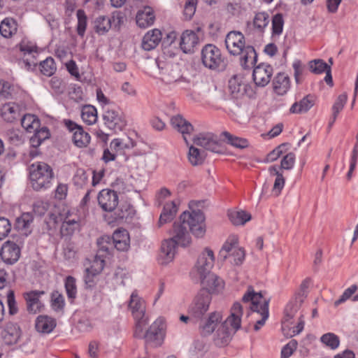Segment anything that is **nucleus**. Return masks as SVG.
Returning a JSON list of instances; mask_svg holds the SVG:
<instances>
[{"label": "nucleus", "instance_id": "nucleus-1", "mask_svg": "<svg viewBox=\"0 0 358 358\" xmlns=\"http://www.w3.org/2000/svg\"><path fill=\"white\" fill-rule=\"evenodd\" d=\"M185 225L189 227L191 233L197 238H202L206 234L205 217L200 210L185 211L180 216V222H174L171 238L164 240L161 246L158 262L166 265L171 262L176 255L178 245L188 246L191 237Z\"/></svg>", "mask_w": 358, "mask_h": 358}, {"label": "nucleus", "instance_id": "nucleus-2", "mask_svg": "<svg viewBox=\"0 0 358 358\" xmlns=\"http://www.w3.org/2000/svg\"><path fill=\"white\" fill-rule=\"evenodd\" d=\"M215 259L213 251L206 248L199 256L196 265L189 273L192 280L199 282L202 288L211 294L222 292L225 285L221 278L210 272Z\"/></svg>", "mask_w": 358, "mask_h": 358}, {"label": "nucleus", "instance_id": "nucleus-3", "mask_svg": "<svg viewBox=\"0 0 358 358\" xmlns=\"http://www.w3.org/2000/svg\"><path fill=\"white\" fill-rule=\"evenodd\" d=\"M225 45L230 55L240 56L243 68H250L256 63L257 56L255 50L252 45L246 44L245 38L241 32L232 31L228 33Z\"/></svg>", "mask_w": 358, "mask_h": 358}, {"label": "nucleus", "instance_id": "nucleus-4", "mask_svg": "<svg viewBox=\"0 0 358 358\" xmlns=\"http://www.w3.org/2000/svg\"><path fill=\"white\" fill-rule=\"evenodd\" d=\"M242 300L245 303L250 302V308L252 312L261 317L254 326L255 330L258 331L264 325L268 317V300L263 296L262 292H255L251 286L248 287Z\"/></svg>", "mask_w": 358, "mask_h": 358}, {"label": "nucleus", "instance_id": "nucleus-5", "mask_svg": "<svg viewBox=\"0 0 358 358\" xmlns=\"http://www.w3.org/2000/svg\"><path fill=\"white\" fill-rule=\"evenodd\" d=\"M29 176L32 188L39 191L50 187L54 173L51 166L48 164L37 162L29 166Z\"/></svg>", "mask_w": 358, "mask_h": 358}, {"label": "nucleus", "instance_id": "nucleus-6", "mask_svg": "<svg viewBox=\"0 0 358 358\" xmlns=\"http://www.w3.org/2000/svg\"><path fill=\"white\" fill-rule=\"evenodd\" d=\"M203 65L210 70L219 71L224 66V58L221 50L213 44L205 45L201 52Z\"/></svg>", "mask_w": 358, "mask_h": 358}, {"label": "nucleus", "instance_id": "nucleus-7", "mask_svg": "<svg viewBox=\"0 0 358 358\" xmlns=\"http://www.w3.org/2000/svg\"><path fill=\"white\" fill-rule=\"evenodd\" d=\"M166 333V322L163 317L157 318L144 335L146 345L159 347L164 343Z\"/></svg>", "mask_w": 358, "mask_h": 358}, {"label": "nucleus", "instance_id": "nucleus-8", "mask_svg": "<svg viewBox=\"0 0 358 358\" xmlns=\"http://www.w3.org/2000/svg\"><path fill=\"white\" fill-rule=\"evenodd\" d=\"M228 87L230 93L236 99L241 98L245 95L252 98L256 94L253 87L245 83L244 79L239 76H234L230 78Z\"/></svg>", "mask_w": 358, "mask_h": 358}, {"label": "nucleus", "instance_id": "nucleus-9", "mask_svg": "<svg viewBox=\"0 0 358 358\" xmlns=\"http://www.w3.org/2000/svg\"><path fill=\"white\" fill-rule=\"evenodd\" d=\"M195 145L204 148L215 153L224 152L222 143L218 137L213 133H200L193 138Z\"/></svg>", "mask_w": 358, "mask_h": 358}, {"label": "nucleus", "instance_id": "nucleus-10", "mask_svg": "<svg viewBox=\"0 0 358 358\" xmlns=\"http://www.w3.org/2000/svg\"><path fill=\"white\" fill-rule=\"evenodd\" d=\"M59 218L62 222L61 234L62 236H69L73 233L79 227V217L74 210L65 208L59 214Z\"/></svg>", "mask_w": 358, "mask_h": 358}, {"label": "nucleus", "instance_id": "nucleus-11", "mask_svg": "<svg viewBox=\"0 0 358 358\" xmlns=\"http://www.w3.org/2000/svg\"><path fill=\"white\" fill-rule=\"evenodd\" d=\"M109 236H103L98 240L97 243L99 249L94 259L91 262L90 266L86 268L87 270L101 274L105 266L104 255L101 253H109L108 247L104 245V243H109Z\"/></svg>", "mask_w": 358, "mask_h": 358}, {"label": "nucleus", "instance_id": "nucleus-12", "mask_svg": "<svg viewBox=\"0 0 358 358\" xmlns=\"http://www.w3.org/2000/svg\"><path fill=\"white\" fill-rule=\"evenodd\" d=\"M66 128L73 133L72 140L75 145L78 148H85L90 142V134L83 129L71 120H64Z\"/></svg>", "mask_w": 358, "mask_h": 358}, {"label": "nucleus", "instance_id": "nucleus-13", "mask_svg": "<svg viewBox=\"0 0 358 358\" xmlns=\"http://www.w3.org/2000/svg\"><path fill=\"white\" fill-rule=\"evenodd\" d=\"M21 250L13 241H7L1 246L0 257L2 261L9 265L16 263L20 257Z\"/></svg>", "mask_w": 358, "mask_h": 358}, {"label": "nucleus", "instance_id": "nucleus-14", "mask_svg": "<svg viewBox=\"0 0 358 358\" xmlns=\"http://www.w3.org/2000/svg\"><path fill=\"white\" fill-rule=\"evenodd\" d=\"M97 199L99 206L106 212L113 211L119 203L117 192L110 189H103L100 191Z\"/></svg>", "mask_w": 358, "mask_h": 358}, {"label": "nucleus", "instance_id": "nucleus-15", "mask_svg": "<svg viewBox=\"0 0 358 358\" xmlns=\"http://www.w3.org/2000/svg\"><path fill=\"white\" fill-rule=\"evenodd\" d=\"M273 73V69L270 64L261 63L253 70V80L257 87H265L271 81Z\"/></svg>", "mask_w": 358, "mask_h": 358}, {"label": "nucleus", "instance_id": "nucleus-16", "mask_svg": "<svg viewBox=\"0 0 358 358\" xmlns=\"http://www.w3.org/2000/svg\"><path fill=\"white\" fill-rule=\"evenodd\" d=\"M199 43V37L193 30H185L180 35L179 47L182 52L192 54L194 52L196 46Z\"/></svg>", "mask_w": 358, "mask_h": 358}, {"label": "nucleus", "instance_id": "nucleus-17", "mask_svg": "<svg viewBox=\"0 0 358 358\" xmlns=\"http://www.w3.org/2000/svg\"><path fill=\"white\" fill-rule=\"evenodd\" d=\"M104 124L114 132L122 131L126 126V121L122 115L115 110H107L103 115Z\"/></svg>", "mask_w": 358, "mask_h": 358}, {"label": "nucleus", "instance_id": "nucleus-18", "mask_svg": "<svg viewBox=\"0 0 358 358\" xmlns=\"http://www.w3.org/2000/svg\"><path fill=\"white\" fill-rule=\"evenodd\" d=\"M210 301L209 294H198L189 308V313L194 317H201L208 310Z\"/></svg>", "mask_w": 358, "mask_h": 358}, {"label": "nucleus", "instance_id": "nucleus-19", "mask_svg": "<svg viewBox=\"0 0 358 358\" xmlns=\"http://www.w3.org/2000/svg\"><path fill=\"white\" fill-rule=\"evenodd\" d=\"M110 238L109 243H104L105 246H108L110 249V241H113V244L115 248L120 251H127L130 247V237L129 232L126 229H118Z\"/></svg>", "mask_w": 358, "mask_h": 358}, {"label": "nucleus", "instance_id": "nucleus-20", "mask_svg": "<svg viewBox=\"0 0 358 358\" xmlns=\"http://www.w3.org/2000/svg\"><path fill=\"white\" fill-rule=\"evenodd\" d=\"M171 124L173 129L182 135L184 141L188 145L187 138L190 137L194 131L192 124L180 115L173 116L171 118Z\"/></svg>", "mask_w": 358, "mask_h": 358}, {"label": "nucleus", "instance_id": "nucleus-21", "mask_svg": "<svg viewBox=\"0 0 358 358\" xmlns=\"http://www.w3.org/2000/svg\"><path fill=\"white\" fill-rule=\"evenodd\" d=\"M179 205L180 201L178 199L166 202L164 205H163V209L157 223L159 227H162L164 224L173 220L178 210Z\"/></svg>", "mask_w": 358, "mask_h": 358}, {"label": "nucleus", "instance_id": "nucleus-22", "mask_svg": "<svg viewBox=\"0 0 358 358\" xmlns=\"http://www.w3.org/2000/svg\"><path fill=\"white\" fill-rule=\"evenodd\" d=\"M272 86L275 94L278 96H283L290 89V78L285 73H278L273 80Z\"/></svg>", "mask_w": 358, "mask_h": 358}, {"label": "nucleus", "instance_id": "nucleus-23", "mask_svg": "<svg viewBox=\"0 0 358 358\" xmlns=\"http://www.w3.org/2000/svg\"><path fill=\"white\" fill-rule=\"evenodd\" d=\"M43 291H31L24 294L27 310L31 313H36L41 310L43 304L40 298L43 295Z\"/></svg>", "mask_w": 358, "mask_h": 358}, {"label": "nucleus", "instance_id": "nucleus-24", "mask_svg": "<svg viewBox=\"0 0 358 358\" xmlns=\"http://www.w3.org/2000/svg\"><path fill=\"white\" fill-rule=\"evenodd\" d=\"M222 315L220 312H213L200 324V331L202 335L207 336L212 334L220 324Z\"/></svg>", "mask_w": 358, "mask_h": 358}, {"label": "nucleus", "instance_id": "nucleus-25", "mask_svg": "<svg viewBox=\"0 0 358 358\" xmlns=\"http://www.w3.org/2000/svg\"><path fill=\"white\" fill-rule=\"evenodd\" d=\"M243 313L241 304L239 302H235L231 308L230 315L225 320V323L234 331H238L241 328Z\"/></svg>", "mask_w": 358, "mask_h": 358}, {"label": "nucleus", "instance_id": "nucleus-26", "mask_svg": "<svg viewBox=\"0 0 358 358\" xmlns=\"http://www.w3.org/2000/svg\"><path fill=\"white\" fill-rule=\"evenodd\" d=\"M129 308L131 310L134 318L141 319L144 317L145 313V302L139 297L136 290L131 294Z\"/></svg>", "mask_w": 358, "mask_h": 358}, {"label": "nucleus", "instance_id": "nucleus-27", "mask_svg": "<svg viewBox=\"0 0 358 358\" xmlns=\"http://www.w3.org/2000/svg\"><path fill=\"white\" fill-rule=\"evenodd\" d=\"M56 326L55 319L48 315H39L35 320V329L40 334H49Z\"/></svg>", "mask_w": 358, "mask_h": 358}, {"label": "nucleus", "instance_id": "nucleus-28", "mask_svg": "<svg viewBox=\"0 0 358 358\" xmlns=\"http://www.w3.org/2000/svg\"><path fill=\"white\" fill-rule=\"evenodd\" d=\"M155 20L154 10L150 6H145L139 10L136 16V24L141 28H147L152 25Z\"/></svg>", "mask_w": 358, "mask_h": 358}, {"label": "nucleus", "instance_id": "nucleus-29", "mask_svg": "<svg viewBox=\"0 0 358 358\" xmlns=\"http://www.w3.org/2000/svg\"><path fill=\"white\" fill-rule=\"evenodd\" d=\"M162 38V31L158 29L148 31L143 38L142 48L149 51L155 48Z\"/></svg>", "mask_w": 358, "mask_h": 358}, {"label": "nucleus", "instance_id": "nucleus-30", "mask_svg": "<svg viewBox=\"0 0 358 358\" xmlns=\"http://www.w3.org/2000/svg\"><path fill=\"white\" fill-rule=\"evenodd\" d=\"M34 215L31 213H24L16 218L15 226L22 234L28 236L32 231Z\"/></svg>", "mask_w": 358, "mask_h": 358}, {"label": "nucleus", "instance_id": "nucleus-31", "mask_svg": "<svg viewBox=\"0 0 358 358\" xmlns=\"http://www.w3.org/2000/svg\"><path fill=\"white\" fill-rule=\"evenodd\" d=\"M239 238L236 234H230L223 243L220 252L219 256L222 259H227L236 248H239Z\"/></svg>", "mask_w": 358, "mask_h": 358}, {"label": "nucleus", "instance_id": "nucleus-32", "mask_svg": "<svg viewBox=\"0 0 358 358\" xmlns=\"http://www.w3.org/2000/svg\"><path fill=\"white\" fill-rule=\"evenodd\" d=\"M20 106L14 102L3 104L1 108V116L8 122H13L20 116Z\"/></svg>", "mask_w": 358, "mask_h": 358}, {"label": "nucleus", "instance_id": "nucleus-33", "mask_svg": "<svg viewBox=\"0 0 358 358\" xmlns=\"http://www.w3.org/2000/svg\"><path fill=\"white\" fill-rule=\"evenodd\" d=\"M135 145V142L129 138L126 139L117 138L110 142V149L117 155H123L126 150L131 149Z\"/></svg>", "mask_w": 358, "mask_h": 358}, {"label": "nucleus", "instance_id": "nucleus-34", "mask_svg": "<svg viewBox=\"0 0 358 358\" xmlns=\"http://www.w3.org/2000/svg\"><path fill=\"white\" fill-rule=\"evenodd\" d=\"M18 24L15 20L6 17L0 23V34L6 38L13 37L17 31Z\"/></svg>", "mask_w": 358, "mask_h": 358}, {"label": "nucleus", "instance_id": "nucleus-35", "mask_svg": "<svg viewBox=\"0 0 358 358\" xmlns=\"http://www.w3.org/2000/svg\"><path fill=\"white\" fill-rule=\"evenodd\" d=\"M315 100L313 96L307 95L291 106L289 111L292 113H303L308 111L314 105Z\"/></svg>", "mask_w": 358, "mask_h": 358}, {"label": "nucleus", "instance_id": "nucleus-36", "mask_svg": "<svg viewBox=\"0 0 358 358\" xmlns=\"http://www.w3.org/2000/svg\"><path fill=\"white\" fill-rule=\"evenodd\" d=\"M228 217L234 225H243L251 220V215L245 210H229Z\"/></svg>", "mask_w": 358, "mask_h": 358}, {"label": "nucleus", "instance_id": "nucleus-37", "mask_svg": "<svg viewBox=\"0 0 358 358\" xmlns=\"http://www.w3.org/2000/svg\"><path fill=\"white\" fill-rule=\"evenodd\" d=\"M81 118L89 125L96 123L98 119L96 108L91 105L84 106L81 110Z\"/></svg>", "mask_w": 358, "mask_h": 358}, {"label": "nucleus", "instance_id": "nucleus-38", "mask_svg": "<svg viewBox=\"0 0 358 358\" xmlns=\"http://www.w3.org/2000/svg\"><path fill=\"white\" fill-rule=\"evenodd\" d=\"M347 101L348 95L345 92L342 93L337 97L332 106V117L329 122L330 126L335 122L339 113L343 109Z\"/></svg>", "mask_w": 358, "mask_h": 358}, {"label": "nucleus", "instance_id": "nucleus-39", "mask_svg": "<svg viewBox=\"0 0 358 358\" xmlns=\"http://www.w3.org/2000/svg\"><path fill=\"white\" fill-rule=\"evenodd\" d=\"M22 127L28 132H32L37 130L40 126L38 118L31 114H27L21 120Z\"/></svg>", "mask_w": 358, "mask_h": 358}, {"label": "nucleus", "instance_id": "nucleus-40", "mask_svg": "<svg viewBox=\"0 0 358 358\" xmlns=\"http://www.w3.org/2000/svg\"><path fill=\"white\" fill-rule=\"evenodd\" d=\"M320 341L325 347L332 350L338 349L341 343L340 338L331 332L324 334Z\"/></svg>", "mask_w": 358, "mask_h": 358}, {"label": "nucleus", "instance_id": "nucleus-41", "mask_svg": "<svg viewBox=\"0 0 358 358\" xmlns=\"http://www.w3.org/2000/svg\"><path fill=\"white\" fill-rule=\"evenodd\" d=\"M95 31L99 34H104L111 28V18L108 16H99L94 22Z\"/></svg>", "mask_w": 358, "mask_h": 358}, {"label": "nucleus", "instance_id": "nucleus-42", "mask_svg": "<svg viewBox=\"0 0 358 358\" xmlns=\"http://www.w3.org/2000/svg\"><path fill=\"white\" fill-rule=\"evenodd\" d=\"M222 136L228 144L235 148L243 149L247 148L249 145L247 139L234 136L229 132L224 131L222 133Z\"/></svg>", "mask_w": 358, "mask_h": 358}, {"label": "nucleus", "instance_id": "nucleus-43", "mask_svg": "<svg viewBox=\"0 0 358 358\" xmlns=\"http://www.w3.org/2000/svg\"><path fill=\"white\" fill-rule=\"evenodd\" d=\"M188 161L192 166L201 165L205 159L203 152L199 149L191 145L187 154Z\"/></svg>", "mask_w": 358, "mask_h": 358}, {"label": "nucleus", "instance_id": "nucleus-44", "mask_svg": "<svg viewBox=\"0 0 358 358\" xmlns=\"http://www.w3.org/2000/svg\"><path fill=\"white\" fill-rule=\"evenodd\" d=\"M2 337L6 344L12 345L17 343L20 334L16 328L7 327L2 332Z\"/></svg>", "mask_w": 358, "mask_h": 358}, {"label": "nucleus", "instance_id": "nucleus-45", "mask_svg": "<svg viewBox=\"0 0 358 358\" xmlns=\"http://www.w3.org/2000/svg\"><path fill=\"white\" fill-rule=\"evenodd\" d=\"M268 22L269 16L264 12L257 13L253 20L254 27L259 31H263V30L267 27Z\"/></svg>", "mask_w": 358, "mask_h": 358}, {"label": "nucleus", "instance_id": "nucleus-46", "mask_svg": "<svg viewBox=\"0 0 358 358\" xmlns=\"http://www.w3.org/2000/svg\"><path fill=\"white\" fill-rule=\"evenodd\" d=\"M41 71L46 76H51L56 71V65L52 57H48L40 63Z\"/></svg>", "mask_w": 358, "mask_h": 358}, {"label": "nucleus", "instance_id": "nucleus-47", "mask_svg": "<svg viewBox=\"0 0 358 358\" xmlns=\"http://www.w3.org/2000/svg\"><path fill=\"white\" fill-rule=\"evenodd\" d=\"M309 67L310 71L315 74H321L331 69V66L322 59H315L310 61L309 62Z\"/></svg>", "mask_w": 358, "mask_h": 358}, {"label": "nucleus", "instance_id": "nucleus-48", "mask_svg": "<svg viewBox=\"0 0 358 358\" xmlns=\"http://www.w3.org/2000/svg\"><path fill=\"white\" fill-rule=\"evenodd\" d=\"M78 18L77 32L80 36H83L87 28V16L83 10H78L76 13Z\"/></svg>", "mask_w": 358, "mask_h": 358}, {"label": "nucleus", "instance_id": "nucleus-49", "mask_svg": "<svg viewBox=\"0 0 358 358\" xmlns=\"http://www.w3.org/2000/svg\"><path fill=\"white\" fill-rule=\"evenodd\" d=\"M357 291V287L356 285H352L343 292L342 295L338 299L334 301V306H338L341 303H345L347 300L352 299L355 295V292Z\"/></svg>", "mask_w": 358, "mask_h": 358}, {"label": "nucleus", "instance_id": "nucleus-50", "mask_svg": "<svg viewBox=\"0 0 358 358\" xmlns=\"http://www.w3.org/2000/svg\"><path fill=\"white\" fill-rule=\"evenodd\" d=\"M65 289L69 299H75L77 294L76 279L72 276H68L65 280Z\"/></svg>", "mask_w": 358, "mask_h": 358}, {"label": "nucleus", "instance_id": "nucleus-51", "mask_svg": "<svg viewBox=\"0 0 358 358\" xmlns=\"http://www.w3.org/2000/svg\"><path fill=\"white\" fill-rule=\"evenodd\" d=\"M292 67L294 69V76L296 83H300L303 77L306 67L302 62L299 60H294L292 63Z\"/></svg>", "mask_w": 358, "mask_h": 358}, {"label": "nucleus", "instance_id": "nucleus-52", "mask_svg": "<svg viewBox=\"0 0 358 358\" xmlns=\"http://www.w3.org/2000/svg\"><path fill=\"white\" fill-rule=\"evenodd\" d=\"M136 322H135V327L134 331V336L136 338H143L145 333H144V329L145 328L146 325L148 324V320L147 319L144 317L143 318H134Z\"/></svg>", "mask_w": 358, "mask_h": 358}, {"label": "nucleus", "instance_id": "nucleus-53", "mask_svg": "<svg viewBox=\"0 0 358 358\" xmlns=\"http://www.w3.org/2000/svg\"><path fill=\"white\" fill-rule=\"evenodd\" d=\"M99 273H96L95 272L85 269L84 282L86 286L89 288L95 287L99 281Z\"/></svg>", "mask_w": 358, "mask_h": 358}, {"label": "nucleus", "instance_id": "nucleus-54", "mask_svg": "<svg viewBox=\"0 0 358 358\" xmlns=\"http://www.w3.org/2000/svg\"><path fill=\"white\" fill-rule=\"evenodd\" d=\"M284 20L281 14H276L272 20L273 34L280 35L283 30Z\"/></svg>", "mask_w": 358, "mask_h": 358}, {"label": "nucleus", "instance_id": "nucleus-55", "mask_svg": "<svg viewBox=\"0 0 358 358\" xmlns=\"http://www.w3.org/2000/svg\"><path fill=\"white\" fill-rule=\"evenodd\" d=\"M296 160L295 154L289 152L286 154L281 160L280 169L284 170H291L293 169Z\"/></svg>", "mask_w": 358, "mask_h": 358}, {"label": "nucleus", "instance_id": "nucleus-56", "mask_svg": "<svg viewBox=\"0 0 358 358\" xmlns=\"http://www.w3.org/2000/svg\"><path fill=\"white\" fill-rule=\"evenodd\" d=\"M171 192L166 187L159 189L155 195V202L158 206L164 205L167 199L171 196Z\"/></svg>", "mask_w": 358, "mask_h": 358}, {"label": "nucleus", "instance_id": "nucleus-57", "mask_svg": "<svg viewBox=\"0 0 358 358\" xmlns=\"http://www.w3.org/2000/svg\"><path fill=\"white\" fill-rule=\"evenodd\" d=\"M285 179L283 175H278L275 178L274 184L271 190V194L274 196H278L285 187Z\"/></svg>", "mask_w": 358, "mask_h": 358}, {"label": "nucleus", "instance_id": "nucleus-58", "mask_svg": "<svg viewBox=\"0 0 358 358\" xmlns=\"http://www.w3.org/2000/svg\"><path fill=\"white\" fill-rule=\"evenodd\" d=\"M11 231V224L8 219L0 217V241L6 238Z\"/></svg>", "mask_w": 358, "mask_h": 358}, {"label": "nucleus", "instance_id": "nucleus-59", "mask_svg": "<svg viewBox=\"0 0 358 358\" xmlns=\"http://www.w3.org/2000/svg\"><path fill=\"white\" fill-rule=\"evenodd\" d=\"M51 305L55 310H62L64 306V296L58 292H54L51 296Z\"/></svg>", "mask_w": 358, "mask_h": 358}, {"label": "nucleus", "instance_id": "nucleus-60", "mask_svg": "<svg viewBox=\"0 0 358 358\" xmlns=\"http://www.w3.org/2000/svg\"><path fill=\"white\" fill-rule=\"evenodd\" d=\"M245 252L243 248L240 247L239 248H236L234 252H233L231 255H229L228 258L231 259V262L236 264L240 265L241 264L245 259Z\"/></svg>", "mask_w": 358, "mask_h": 358}, {"label": "nucleus", "instance_id": "nucleus-61", "mask_svg": "<svg viewBox=\"0 0 358 358\" xmlns=\"http://www.w3.org/2000/svg\"><path fill=\"white\" fill-rule=\"evenodd\" d=\"M298 346V343L296 340L292 339L287 343L281 350V357L289 358L296 351Z\"/></svg>", "mask_w": 358, "mask_h": 358}, {"label": "nucleus", "instance_id": "nucleus-62", "mask_svg": "<svg viewBox=\"0 0 358 358\" xmlns=\"http://www.w3.org/2000/svg\"><path fill=\"white\" fill-rule=\"evenodd\" d=\"M197 0H187L184 7V15L186 20H190L196 11Z\"/></svg>", "mask_w": 358, "mask_h": 358}, {"label": "nucleus", "instance_id": "nucleus-63", "mask_svg": "<svg viewBox=\"0 0 358 358\" xmlns=\"http://www.w3.org/2000/svg\"><path fill=\"white\" fill-rule=\"evenodd\" d=\"M19 49L24 55L36 52V46L32 43L23 39L19 44Z\"/></svg>", "mask_w": 358, "mask_h": 358}, {"label": "nucleus", "instance_id": "nucleus-64", "mask_svg": "<svg viewBox=\"0 0 358 358\" xmlns=\"http://www.w3.org/2000/svg\"><path fill=\"white\" fill-rule=\"evenodd\" d=\"M6 136L10 143L17 145L22 143V135L17 129H8L6 132Z\"/></svg>", "mask_w": 358, "mask_h": 358}]
</instances>
